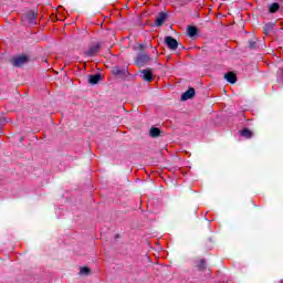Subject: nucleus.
<instances>
[{
	"label": "nucleus",
	"mask_w": 283,
	"mask_h": 283,
	"mask_svg": "<svg viewBox=\"0 0 283 283\" xmlns=\"http://www.w3.org/2000/svg\"><path fill=\"white\" fill-rule=\"evenodd\" d=\"M28 61H30V57H28V55H18L11 60V63L14 67H22V65H25V63H28Z\"/></svg>",
	"instance_id": "f257e3e1"
},
{
	"label": "nucleus",
	"mask_w": 283,
	"mask_h": 283,
	"mask_svg": "<svg viewBox=\"0 0 283 283\" xmlns=\"http://www.w3.org/2000/svg\"><path fill=\"white\" fill-rule=\"evenodd\" d=\"M165 43L169 50H178V40L171 36L165 38Z\"/></svg>",
	"instance_id": "f03ea898"
},
{
	"label": "nucleus",
	"mask_w": 283,
	"mask_h": 283,
	"mask_svg": "<svg viewBox=\"0 0 283 283\" xmlns=\"http://www.w3.org/2000/svg\"><path fill=\"white\" fill-rule=\"evenodd\" d=\"M149 61H151V57H149V55L147 54H139L137 55V59H136L137 65H147Z\"/></svg>",
	"instance_id": "7ed1b4c3"
},
{
	"label": "nucleus",
	"mask_w": 283,
	"mask_h": 283,
	"mask_svg": "<svg viewBox=\"0 0 283 283\" xmlns=\"http://www.w3.org/2000/svg\"><path fill=\"white\" fill-rule=\"evenodd\" d=\"M140 76L144 81H147L148 83H151V81H154V73L149 69L143 70Z\"/></svg>",
	"instance_id": "20e7f679"
},
{
	"label": "nucleus",
	"mask_w": 283,
	"mask_h": 283,
	"mask_svg": "<svg viewBox=\"0 0 283 283\" xmlns=\"http://www.w3.org/2000/svg\"><path fill=\"white\" fill-rule=\"evenodd\" d=\"M193 96H196V90L190 87L181 95V101H189V98H193Z\"/></svg>",
	"instance_id": "39448f33"
},
{
	"label": "nucleus",
	"mask_w": 283,
	"mask_h": 283,
	"mask_svg": "<svg viewBox=\"0 0 283 283\" xmlns=\"http://www.w3.org/2000/svg\"><path fill=\"white\" fill-rule=\"evenodd\" d=\"M98 50H101V44H94L85 52V55L96 56V52H98Z\"/></svg>",
	"instance_id": "423d86ee"
},
{
	"label": "nucleus",
	"mask_w": 283,
	"mask_h": 283,
	"mask_svg": "<svg viewBox=\"0 0 283 283\" xmlns=\"http://www.w3.org/2000/svg\"><path fill=\"white\" fill-rule=\"evenodd\" d=\"M224 78H226V81H228V83H231L232 85L234 83H238V75H235V73H233V72L226 73Z\"/></svg>",
	"instance_id": "0eeeda50"
},
{
	"label": "nucleus",
	"mask_w": 283,
	"mask_h": 283,
	"mask_svg": "<svg viewBox=\"0 0 283 283\" xmlns=\"http://www.w3.org/2000/svg\"><path fill=\"white\" fill-rule=\"evenodd\" d=\"M187 34H188V36H190V39H193V36H198V28H196L193 25H188Z\"/></svg>",
	"instance_id": "6e6552de"
},
{
	"label": "nucleus",
	"mask_w": 283,
	"mask_h": 283,
	"mask_svg": "<svg viewBox=\"0 0 283 283\" xmlns=\"http://www.w3.org/2000/svg\"><path fill=\"white\" fill-rule=\"evenodd\" d=\"M167 19V14H165V13H159V15L156 18V20H155V24L157 25V27H160V25H163L164 23H165V20Z\"/></svg>",
	"instance_id": "1a4fd4ad"
},
{
	"label": "nucleus",
	"mask_w": 283,
	"mask_h": 283,
	"mask_svg": "<svg viewBox=\"0 0 283 283\" xmlns=\"http://www.w3.org/2000/svg\"><path fill=\"white\" fill-rule=\"evenodd\" d=\"M98 81H101V74H94L88 76V83H91V85H96Z\"/></svg>",
	"instance_id": "9d476101"
},
{
	"label": "nucleus",
	"mask_w": 283,
	"mask_h": 283,
	"mask_svg": "<svg viewBox=\"0 0 283 283\" xmlns=\"http://www.w3.org/2000/svg\"><path fill=\"white\" fill-rule=\"evenodd\" d=\"M35 19H36V13L35 12H31V13L27 14V21L31 25H35L36 24V22H34Z\"/></svg>",
	"instance_id": "9b49d317"
},
{
	"label": "nucleus",
	"mask_w": 283,
	"mask_h": 283,
	"mask_svg": "<svg viewBox=\"0 0 283 283\" xmlns=\"http://www.w3.org/2000/svg\"><path fill=\"white\" fill-rule=\"evenodd\" d=\"M196 266L197 269H199V271H205V269H207V261H205V259H201L197 261Z\"/></svg>",
	"instance_id": "f8f14e48"
},
{
	"label": "nucleus",
	"mask_w": 283,
	"mask_h": 283,
	"mask_svg": "<svg viewBox=\"0 0 283 283\" xmlns=\"http://www.w3.org/2000/svg\"><path fill=\"white\" fill-rule=\"evenodd\" d=\"M149 134L151 138H158L160 136V128L151 127Z\"/></svg>",
	"instance_id": "ddd939ff"
},
{
	"label": "nucleus",
	"mask_w": 283,
	"mask_h": 283,
	"mask_svg": "<svg viewBox=\"0 0 283 283\" xmlns=\"http://www.w3.org/2000/svg\"><path fill=\"white\" fill-rule=\"evenodd\" d=\"M275 28V23H268L264 25V34H271V31Z\"/></svg>",
	"instance_id": "4468645a"
},
{
	"label": "nucleus",
	"mask_w": 283,
	"mask_h": 283,
	"mask_svg": "<svg viewBox=\"0 0 283 283\" xmlns=\"http://www.w3.org/2000/svg\"><path fill=\"white\" fill-rule=\"evenodd\" d=\"M241 136H243V138H251L253 136V133L248 128H244L243 130H241Z\"/></svg>",
	"instance_id": "2eb2a0df"
},
{
	"label": "nucleus",
	"mask_w": 283,
	"mask_h": 283,
	"mask_svg": "<svg viewBox=\"0 0 283 283\" xmlns=\"http://www.w3.org/2000/svg\"><path fill=\"white\" fill-rule=\"evenodd\" d=\"M279 10H280V4L279 3L270 4V12L275 13Z\"/></svg>",
	"instance_id": "dca6fc26"
},
{
	"label": "nucleus",
	"mask_w": 283,
	"mask_h": 283,
	"mask_svg": "<svg viewBox=\"0 0 283 283\" xmlns=\"http://www.w3.org/2000/svg\"><path fill=\"white\" fill-rule=\"evenodd\" d=\"M91 271L90 268L84 266L80 269V275H90Z\"/></svg>",
	"instance_id": "f3484780"
},
{
	"label": "nucleus",
	"mask_w": 283,
	"mask_h": 283,
	"mask_svg": "<svg viewBox=\"0 0 283 283\" xmlns=\"http://www.w3.org/2000/svg\"><path fill=\"white\" fill-rule=\"evenodd\" d=\"M249 48H250V50H255V49H258V43L251 41V42H249Z\"/></svg>",
	"instance_id": "a211bd4d"
},
{
	"label": "nucleus",
	"mask_w": 283,
	"mask_h": 283,
	"mask_svg": "<svg viewBox=\"0 0 283 283\" xmlns=\"http://www.w3.org/2000/svg\"><path fill=\"white\" fill-rule=\"evenodd\" d=\"M277 74H279L280 76H283V69H280V70L277 71Z\"/></svg>",
	"instance_id": "6ab92c4d"
}]
</instances>
